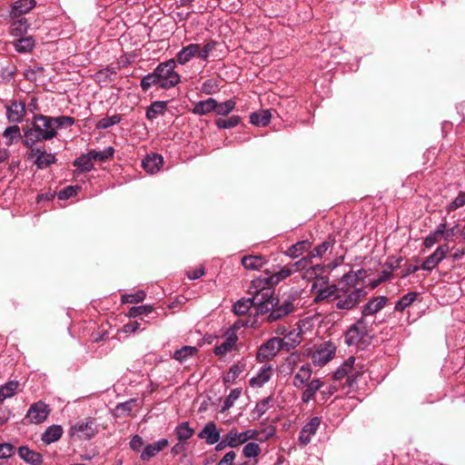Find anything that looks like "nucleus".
Returning a JSON list of instances; mask_svg holds the SVG:
<instances>
[{
    "label": "nucleus",
    "instance_id": "f257e3e1",
    "mask_svg": "<svg viewBox=\"0 0 465 465\" xmlns=\"http://www.w3.org/2000/svg\"><path fill=\"white\" fill-rule=\"evenodd\" d=\"M361 274V271L354 272L352 271L345 273L341 281L344 286L339 287L335 295V308L341 311H351L354 309L365 295V292L361 287H356L357 280Z\"/></svg>",
    "mask_w": 465,
    "mask_h": 465
},
{
    "label": "nucleus",
    "instance_id": "f03ea898",
    "mask_svg": "<svg viewBox=\"0 0 465 465\" xmlns=\"http://www.w3.org/2000/svg\"><path fill=\"white\" fill-rule=\"evenodd\" d=\"M262 281L252 280L249 287L250 298H242L234 302L232 311L237 315H244L252 306H256L258 314H265L268 312L266 302L271 298L270 289H264Z\"/></svg>",
    "mask_w": 465,
    "mask_h": 465
},
{
    "label": "nucleus",
    "instance_id": "7ed1b4c3",
    "mask_svg": "<svg viewBox=\"0 0 465 465\" xmlns=\"http://www.w3.org/2000/svg\"><path fill=\"white\" fill-rule=\"evenodd\" d=\"M56 135L52 116L35 114L28 127L24 130V145L32 148L35 143L50 141Z\"/></svg>",
    "mask_w": 465,
    "mask_h": 465
},
{
    "label": "nucleus",
    "instance_id": "20e7f679",
    "mask_svg": "<svg viewBox=\"0 0 465 465\" xmlns=\"http://www.w3.org/2000/svg\"><path fill=\"white\" fill-rule=\"evenodd\" d=\"M371 331L366 320L361 317L353 323L345 333V343L348 346L364 348L371 343Z\"/></svg>",
    "mask_w": 465,
    "mask_h": 465
},
{
    "label": "nucleus",
    "instance_id": "39448f33",
    "mask_svg": "<svg viewBox=\"0 0 465 465\" xmlns=\"http://www.w3.org/2000/svg\"><path fill=\"white\" fill-rule=\"evenodd\" d=\"M175 67L176 62L174 59H169L156 66L155 73L160 88L171 89L181 82V76L175 72Z\"/></svg>",
    "mask_w": 465,
    "mask_h": 465
},
{
    "label": "nucleus",
    "instance_id": "423d86ee",
    "mask_svg": "<svg viewBox=\"0 0 465 465\" xmlns=\"http://www.w3.org/2000/svg\"><path fill=\"white\" fill-rule=\"evenodd\" d=\"M266 305L268 309V312H266L268 313L266 321L268 322L281 320L294 310V305L292 302L285 300L284 302H280V301L273 297V294L269 299L268 304L266 303Z\"/></svg>",
    "mask_w": 465,
    "mask_h": 465
},
{
    "label": "nucleus",
    "instance_id": "0eeeda50",
    "mask_svg": "<svg viewBox=\"0 0 465 465\" xmlns=\"http://www.w3.org/2000/svg\"><path fill=\"white\" fill-rule=\"evenodd\" d=\"M98 431L99 430L95 420L92 418H88L74 424L70 429V436L87 440L94 437Z\"/></svg>",
    "mask_w": 465,
    "mask_h": 465
},
{
    "label": "nucleus",
    "instance_id": "6e6552de",
    "mask_svg": "<svg viewBox=\"0 0 465 465\" xmlns=\"http://www.w3.org/2000/svg\"><path fill=\"white\" fill-rule=\"evenodd\" d=\"M336 346L331 341H323L319 344L312 354V361L314 365L323 366L329 362L336 353Z\"/></svg>",
    "mask_w": 465,
    "mask_h": 465
},
{
    "label": "nucleus",
    "instance_id": "1a4fd4ad",
    "mask_svg": "<svg viewBox=\"0 0 465 465\" xmlns=\"http://www.w3.org/2000/svg\"><path fill=\"white\" fill-rule=\"evenodd\" d=\"M294 272V270L292 269L290 265H285L281 267L279 271L272 272L271 275L266 272V276H261L256 278L255 280H261L264 284L263 288L270 289L271 296L273 294V286L281 282L282 280L288 278Z\"/></svg>",
    "mask_w": 465,
    "mask_h": 465
},
{
    "label": "nucleus",
    "instance_id": "9d476101",
    "mask_svg": "<svg viewBox=\"0 0 465 465\" xmlns=\"http://www.w3.org/2000/svg\"><path fill=\"white\" fill-rule=\"evenodd\" d=\"M282 350H283L282 338H271L259 348L257 359L259 361L271 360Z\"/></svg>",
    "mask_w": 465,
    "mask_h": 465
},
{
    "label": "nucleus",
    "instance_id": "9b49d317",
    "mask_svg": "<svg viewBox=\"0 0 465 465\" xmlns=\"http://www.w3.org/2000/svg\"><path fill=\"white\" fill-rule=\"evenodd\" d=\"M338 288L335 284L323 283L318 286L317 283H313L311 292L314 295V302L319 303L331 299L335 300Z\"/></svg>",
    "mask_w": 465,
    "mask_h": 465
},
{
    "label": "nucleus",
    "instance_id": "f8f14e48",
    "mask_svg": "<svg viewBox=\"0 0 465 465\" xmlns=\"http://www.w3.org/2000/svg\"><path fill=\"white\" fill-rule=\"evenodd\" d=\"M240 325H243V323L240 321L236 322L232 329L226 332L224 341L214 348L215 355L223 356L233 350L238 340L234 329H238Z\"/></svg>",
    "mask_w": 465,
    "mask_h": 465
},
{
    "label": "nucleus",
    "instance_id": "ddd939ff",
    "mask_svg": "<svg viewBox=\"0 0 465 465\" xmlns=\"http://www.w3.org/2000/svg\"><path fill=\"white\" fill-rule=\"evenodd\" d=\"M30 158H35V164L39 169H45L53 164L55 161V155L52 153H47L40 147H32L29 153Z\"/></svg>",
    "mask_w": 465,
    "mask_h": 465
},
{
    "label": "nucleus",
    "instance_id": "4468645a",
    "mask_svg": "<svg viewBox=\"0 0 465 465\" xmlns=\"http://www.w3.org/2000/svg\"><path fill=\"white\" fill-rule=\"evenodd\" d=\"M449 251L450 248L448 244H441L438 246L437 249L433 252V253H431L425 259L420 268L428 272L432 271L441 261L444 260Z\"/></svg>",
    "mask_w": 465,
    "mask_h": 465
},
{
    "label": "nucleus",
    "instance_id": "2eb2a0df",
    "mask_svg": "<svg viewBox=\"0 0 465 465\" xmlns=\"http://www.w3.org/2000/svg\"><path fill=\"white\" fill-rule=\"evenodd\" d=\"M49 414L48 406L43 401H37L29 408L26 418L35 424L44 422Z\"/></svg>",
    "mask_w": 465,
    "mask_h": 465
},
{
    "label": "nucleus",
    "instance_id": "dca6fc26",
    "mask_svg": "<svg viewBox=\"0 0 465 465\" xmlns=\"http://www.w3.org/2000/svg\"><path fill=\"white\" fill-rule=\"evenodd\" d=\"M198 438L204 440L208 445H213L221 439V430L214 421H208L199 431Z\"/></svg>",
    "mask_w": 465,
    "mask_h": 465
},
{
    "label": "nucleus",
    "instance_id": "f3484780",
    "mask_svg": "<svg viewBox=\"0 0 465 465\" xmlns=\"http://www.w3.org/2000/svg\"><path fill=\"white\" fill-rule=\"evenodd\" d=\"M303 330L301 325H297L296 328L288 331L285 336L282 339V344L283 351H291L296 348L302 341Z\"/></svg>",
    "mask_w": 465,
    "mask_h": 465
},
{
    "label": "nucleus",
    "instance_id": "a211bd4d",
    "mask_svg": "<svg viewBox=\"0 0 465 465\" xmlns=\"http://www.w3.org/2000/svg\"><path fill=\"white\" fill-rule=\"evenodd\" d=\"M321 424L319 417H312L301 430L299 434V440L302 444L307 445L312 437L316 433Z\"/></svg>",
    "mask_w": 465,
    "mask_h": 465
},
{
    "label": "nucleus",
    "instance_id": "6ab92c4d",
    "mask_svg": "<svg viewBox=\"0 0 465 465\" xmlns=\"http://www.w3.org/2000/svg\"><path fill=\"white\" fill-rule=\"evenodd\" d=\"M272 367L268 364L262 365L259 371H257L256 375L252 377L249 381V384L252 388H261L262 387L266 382L270 381V379L272 376Z\"/></svg>",
    "mask_w": 465,
    "mask_h": 465
},
{
    "label": "nucleus",
    "instance_id": "aec40b11",
    "mask_svg": "<svg viewBox=\"0 0 465 465\" xmlns=\"http://www.w3.org/2000/svg\"><path fill=\"white\" fill-rule=\"evenodd\" d=\"M35 5V0H17L11 5L9 15L12 19L18 18L30 12Z\"/></svg>",
    "mask_w": 465,
    "mask_h": 465
},
{
    "label": "nucleus",
    "instance_id": "412c9836",
    "mask_svg": "<svg viewBox=\"0 0 465 465\" xmlns=\"http://www.w3.org/2000/svg\"><path fill=\"white\" fill-rule=\"evenodd\" d=\"M25 114V105L23 103L13 101L10 105L6 106V117L11 123H21Z\"/></svg>",
    "mask_w": 465,
    "mask_h": 465
},
{
    "label": "nucleus",
    "instance_id": "4be33fe9",
    "mask_svg": "<svg viewBox=\"0 0 465 465\" xmlns=\"http://www.w3.org/2000/svg\"><path fill=\"white\" fill-rule=\"evenodd\" d=\"M387 302L385 296H378L371 299L361 310L362 317L371 316L382 310Z\"/></svg>",
    "mask_w": 465,
    "mask_h": 465
},
{
    "label": "nucleus",
    "instance_id": "5701e85b",
    "mask_svg": "<svg viewBox=\"0 0 465 465\" xmlns=\"http://www.w3.org/2000/svg\"><path fill=\"white\" fill-rule=\"evenodd\" d=\"M168 440L161 439L152 444L146 445L141 453V459L143 460H149L151 458L158 454L161 450L165 449L168 446Z\"/></svg>",
    "mask_w": 465,
    "mask_h": 465
},
{
    "label": "nucleus",
    "instance_id": "b1692460",
    "mask_svg": "<svg viewBox=\"0 0 465 465\" xmlns=\"http://www.w3.org/2000/svg\"><path fill=\"white\" fill-rule=\"evenodd\" d=\"M198 44H190L183 46L176 54L175 62L181 65H184L193 57L197 56Z\"/></svg>",
    "mask_w": 465,
    "mask_h": 465
},
{
    "label": "nucleus",
    "instance_id": "393cba45",
    "mask_svg": "<svg viewBox=\"0 0 465 465\" xmlns=\"http://www.w3.org/2000/svg\"><path fill=\"white\" fill-rule=\"evenodd\" d=\"M163 159L162 155L153 153L147 155L142 162V166L148 173L153 174L157 173L162 167Z\"/></svg>",
    "mask_w": 465,
    "mask_h": 465
},
{
    "label": "nucleus",
    "instance_id": "a878e982",
    "mask_svg": "<svg viewBox=\"0 0 465 465\" xmlns=\"http://www.w3.org/2000/svg\"><path fill=\"white\" fill-rule=\"evenodd\" d=\"M19 457L30 465H40L43 461L42 455L39 452L34 451L26 446L18 448Z\"/></svg>",
    "mask_w": 465,
    "mask_h": 465
},
{
    "label": "nucleus",
    "instance_id": "bb28decb",
    "mask_svg": "<svg viewBox=\"0 0 465 465\" xmlns=\"http://www.w3.org/2000/svg\"><path fill=\"white\" fill-rule=\"evenodd\" d=\"M266 262L267 260L262 255H245L242 258V265L246 270H260Z\"/></svg>",
    "mask_w": 465,
    "mask_h": 465
},
{
    "label": "nucleus",
    "instance_id": "cd10ccee",
    "mask_svg": "<svg viewBox=\"0 0 465 465\" xmlns=\"http://www.w3.org/2000/svg\"><path fill=\"white\" fill-rule=\"evenodd\" d=\"M312 368L310 364H303L300 367L298 372L294 375L292 384L295 388L301 389L311 379Z\"/></svg>",
    "mask_w": 465,
    "mask_h": 465
},
{
    "label": "nucleus",
    "instance_id": "c85d7f7f",
    "mask_svg": "<svg viewBox=\"0 0 465 465\" xmlns=\"http://www.w3.org/2000/svg\"><path fill=\"white\" fill-rule=\"evenodd\" d=\"M63 435V428L60 425H51L42 434L41 440L45 444L57 441Z\"/></svg>",
    "mask_w": 465,
    "mask_h": 465
},
{
    "label": "nucleus",
    "instance_id": "c756f323",
    "mask_svg": "<svg viewBox=\"0 0 465 465\" xmlns=\"http://www.w3.org/2000/svg\"><path fill=\"white\" fill-rule=\"evenodd\" d=\"M194 432V429L190 427L188 421L180 422L174 429L176 439L181 442H184L191 439Z\"/></svg>",
    "mask_w": 465,
    "mask_h": 465
},
{
    "label": "nucleus",
    "instance_id": "7c9ffc66",
    "mask_svg": "<svg viewBox=\"0 0 465 465\" xmlns=\"http://www.w3.org/2000/svg\"><path fill=\"white\" fill-rule=\"evenodd\" d=\"M323 386V382L319 379L311 381L307 385L302 395V401L308 403L312 401L316 392Z\"/></svg>",
    "mask_w": 465,
    "mask_h": 465
},
{
    "label": "nucleus",
    "instance_id": "2f4dec72",
    "mask_svg": "<svg viewBox=\"0 0 465 465\" xmlns=\"http://www.w3.org/2000/svg\"><path fill=\"white\" fill-rule=\"evenodd\" d=\"M312 247V242L308 240H303L292 244L285 252V254L291 258H297L302 253L308 252Z\"/></svg>",
    "mask_w": 465,
    "mask_h": 465
},
{
    "label": "nucleus",
    "instance_id": "473e14b6",
    "mask_svg": "<svg viewBox=\"0 0 465 465\" xmlns=\"http://www.w3.org/2000/svg\"><path fill=\"white\" fill-rule=\"evenodd\" d=\"M199 350L196 346H183L173 352V358L180 363L185 362L188 359L198 353Z\"/></svg>",
    "mask_w": 465,
    "mask_h": 465
},
{
    "label": "nucleus",
    "instance_id": "72a5a7b5",
    "mask_svg": "<svg viewBox=\"0 0 465 465\" xmlns=\"http://www.w3.org/2000/svg\"><path fill=\"white\" fill-rule=\"evenodd\" d=\"M166 108L167 103L165 101L153 102L146 109V118L152 121L157 116L164 114Z\"/></svg>",
    "mask_w": 465,
    "mask_h": 465
},
{
    "label": "nucleus",
    "instance_id": "f704fd0d",
    "mask_svg": "<svg viewBox=\"0 0 465 465\" xmlns=\"http://www.w3.org/2000/svg\"><path fill=\"white\" fill-rule=\"evenodd\" d=\"M215 105L216 100L213 98H208L206 100L198 102L194 105L193 113L198 115H205L214 111Z\"/></svg>",
    "mask_w": 465,
    "mask_h": 465
},
{
    "label": "nucleus",
    "instance_id": "c9c22d12",
    "mask_svg": "<svg viewBox=\"0 0 465 465\" xmlns=\"http://www.w3.org/2000/svg\"><path fill=\"white\" fill-rule=\"evenodd\" d=\"M271 114L268 110L252 113L250 122L256 126H266L271 120Z\"/></svg>",
    "mask_w": 465,
    "mask_h": 465
},
{
    "label": "nucleus",
    "instance_id": "e433bc0d",
    "mask_svg": "<svg viewBox=\"0 0 465 465\" xmlns=\"http://www.w3.org/2000/svg\"><path fill=\"white\" fill-rule=\"evenodd\" d=\"M29 25L27 19L18 18L11 23L10 34L13 36H21L27 32Z\"/></svg>",
    "mask_w": 465,
    "mask_h": 465
},
{
    "label": "nucleus",
    "instance_id": "4c0bfd02",
    "mask_svg": "<svg viewBox=\"0 0 465 465\" xmlns=\"http://www.w3.org/2000/svg\"><path fill=\"white\" fill-rule=\"evenodd\" d=\"M418 296L419 293L417 292H410L406 293L396 302L394 310L396 312H403L416 301Z\"/></svg>",
    "mask_w": 465,
    "mask_h": 465
},
{
    "label": "nucleus",
    "instance_id": "58836bf2",
    "mask_svg": "<svg viewBox=\"0 0 465 465\" xmlns=\"http://www.w3.org/2000/svg\"><path fill=\"white\" fill-rule=\"evenodd\" d=\"M224 436L230 448H237L244 444L242 434L236 428H232Z\"/></svg>",
    "mask_w": 465,
    "mask_h": 465
},
{
    "label": "nucleus",
    "instance_id": "ea45409f",
    "mask_svg": "<svg viewBox=\"0 0 465 465\" xmlns=\"http://www.w3.org/2000/svg\"><path fill=\"white\" fill-rule=\"evenodd\" d=\"M14 46L18 53H27L33 50L35 40L32 36L21 37L14 43Z\"/></svg>",
    "mask_w": 465,
    "mask_h": 465
},
{
    "label": "nucleus",
    "instance_id": "a19ab883",
    "mask_svg": "<svg viewBox=\"0 0 465 465\" xmlns=\"http://www.w3.org/2000/svg\"><path fill=\"white\" fill-rule=\"evenodd\" d=\"M355 363L354 357H349L334 372V379L341 380L345 376H348L349 373L352 371Z\"/></svg>",
    "mask_w": 465,
    "mask_h": 465
},
{
    "label": "nucleus",
    "instance_id": "79ce46f5",
    "mask_svg": "<svg viewBox=\"0 0 465 465\" xmlns=\"http://www.w3.org/2000/svg\"><path fill=\"white\" fill-rule=\"evenodd\" d=\"M19 383L16 381H9L0 387V401L11 398L16 393Z\"/></svg>",
    "mask_w": 465,
    "mask_h": 465
},
{
    "label": "nucleus",
    "instance_id": "37998d69",
    "mask_svg": "<svg viewBox=\"0 0 465 465\" xmlns=\"http://www.w3.org/2000/svg\"><path fill=\"white\" fill-rule=\"evenodd\" d=\"M272 401L271 397H267L256 403L251 414L253 420H258L269 410V404Z\"/></svg>",
    "mask_w": 465,
    "mask_h": 465
},
{
    "label": "nucleus",
    "instance_id": "c03bdc74",
    "mask_svg": "<svg viewBox=\"0 0 465 465\" xmlns=\"http://www.w3.org/2000/svg\"><path fill=\"white\" fill-rule=\"evenodd\" d=\"M301 361V355L297 352L290 354L282 365V371L291 374Z\"/></svg>",
    "mask_w": 465,
    "mask_h": 465
},
{
    "label": "nucleus",
    "instance_id": "a18cd8bd",
    "mask_svg": "<svg viewBox=\"0 0 465 465\" xmlns=\"http://www.w3.org/2000/svg\"><path fill=\"white\" fill-rule=\"evenodd\" d=\"M114 150L111 146L106 147L103 151L92 150V151L88 152L93 162L94 161L104 162L107 159H109L110 157H112L114 155Z\"/></svg>",
    "mask_w": 465,
    "mask_h": 465
},
{
    "label": "nucleus",
    "instance_id": "49530a36",
    "mask_svg": "<svg viewBox=\"0 0 465 465\" xmlns=\"http://www.w3.org/2000/svg\"><path fill=\"white\" fill-rule=\"evenodd\" d=\"M74 165L80 169L82 172H88L94 168L93 160L88 153L75 159Z\"/></svg>",
    "mask_w": 465,
    "mask_h": 465
},
{
    "label": "nucleus",
    "instance_id": "de8ad7c7",
    "mask_svg": "<svg viewBox=\"0 0 465 465\" xmlns=\"http://www.w3.org/2000/svg\"><path fill=\"white\" fill-rule=\"evenodd\" d=\"M241 393L242 390L239 388L232 390L229 395L224 399L221 411L224 412L231 409L241 396Z\"/></svg>",
    "mask_w": 465,
    "mask_h": 465
},
{
    "label": "nucleus",
    "instance_id": "09e8293b",
    "mask_svg": "<svg viewBox=\"0 0 465 465\" xmlns=\"http://www.w3.org/2000/svg\"><path fill=\"white\" fill-rule=\"evenodd\" d=\"M235 105L236 103L232 99L223 103H218L216 101L214 112L219 115H227L235 108Z\"/></svg>",
    "mask_w": 465,
    "mask_h": 465
},
{
    "label": "nucleus",
    "instance_id": "8fccbe9b",
    "mask_svg": "<svg viewBox=\"0 0 465 465\" xmlns=\"http://www.w3.org/2000/svg\"><path fill=\"white\" fill-rule=\"evenodd\" d=\"M262 449L256 442H247L242 448V454L245 458H257L261 454Z\"/></svg>",
    "mask_w": 465,
    "mask_h": 465
},
{
    "label": "nucleus",
    "instance_id": "3c124183",
    "mask_svg": "<svg viewBox=\"0 0 465 465\" xmlns=\"http://www.w3.org/2000/svg\"><path fill=\"white\" fill-rule=\"evenodd\" d=\"M54 130L57 131L59 128H66L74 124L75 120L74 117L67 115H61L57 117L52 116Z\"/></svg>",
    "mask_w": 465,
    "mask_h": 465
},
{
    "label": "nucleus",
    "instance_id": "603ef678",
    "mask_svg": "<svg viewBox=\"0 0 465 465\" xmlns=\"http://www.w3.org/2000/svg\"><path fill=\"white\" fill-rule=\"evenodd\" d=\"M143 91H148L153 85L159 86L158 78L155 73V69L153 73L148 74L143 77L140 83Z\"/></svg>",
    "mask_w": 465,
    "mask_h": 465
},
{
    "label": "nucleus",
    "instance_id": "864d4df0",
    "mask_svg": "<svg viewBox=\"0 0 465 465\" xmlns=\"http://www.w3.org/2000/svg\"><path fill=\"white\" fill-rule=\"evenodd\" d=\"M240 116L232 115L228 119H217L215 124L219 129H229L237 126L240 124Z\"/></svg>",
    "mask_w": 465,
    "mask_h": 465
},
{
    "label": "nucleus",
    "instance_id": "5fc2aeb1",
    "mask_svg": "<svg viewBox=\"0 0 465 465\" xmlns=\"http://www.w3.org/2000/svg\"><path fill=\"white\" fill-rule=\"evenodd\" d=\"M215 41H210L206 43L203 47L198 44L197 57L206 61L211 52H213L216 46Z\"/></svg>",
    "mask_w": 465,
    "mask_h": 465
},
{
    "label": "nucleus",
    "instance_id": "6e6d98bb",
    "mask_svg": "<svg viewBox=\"0 0 465 465\" xmlns=\"http://www.w3.org/2000/svg\"><path fill=\"white\" fill-rule=\"evenodd\" d=\"M153 306L149 304L134 306L128 311V316L131 318H136L143 314H149L153 312Z\"/></svg>",
    "mask_w": 465,
    "mask_h": 465
},
{
    "label": "nucleus",
    "instance_id": "4d7b16f0",
    "mask_svg": "<svg viewBox=\"0 0 465 465\" xmlns=\"http://www.w3.org/2000/svg\"><path fill=\"white\" fill-rule=\"evenodd\" d=\"M122 118L119 114H114L112 116L102 118L96 124L98 129H107L121 122Z\"/></svg>",
    "mask_w": 465,
    "mask_h": 465
},
{
    "label": "nucleus",
    "instance_id": "13d9d810",
    "mask_svg": "<svg viewBox=\"0 0 465 465\" xmlns=\"http://www.w3.org/2000/svg\"><path fill=\"white\" fill-rule=\"evenodd\" d=\"M146 297V294L143 291L140 290L134 293L124 294L122 297V302L124 303H133V302H143Z\"/></svg>",
    "mask_w": 465,
    "mask_h": 465
},
{
    "label": "nucleus",
    "instance_id": "bf43d9fd",
    "mask_svg": "<svg viewBox=\"0 0 465 465\" xmlns=\"http://www.w3.org/2000/svg\"><path fill=\"white\" fill-rule=\"evenodd\" d=\"M331 247V243L327 241H324L320 245L316 246L312 251L309 252V255L312 259L313 258H322L326 252Z\"/></svg>",
    "mask_w": 465,
    "mask_h": 465
},
{
    "label": "nucleus",
    "instance_id": "052dcab7",
    "mask_svg": "<svg viewBox=\"0 0 465 465\" xmlns=\"http://www.w3.org/2000/svg\"><path fill=\"white\" fill-rule=\"evenodd\" d=\"M80 190L79 186H67L58 193L59 200H67L77 194Z\"/></svg>",
    "mask_w": 465,
    "mask_h": 465
},
{
    "label": "nucleus",
    "instance_id": "680f3d73",
    "mask_svg": "<svg viewBox=\"0 0 465 465\" xmlns=\"http://www.w3.org/2000/svg\"><path fill=\"white\" fill-rule=\"evenodd\" d=\"M465 205V193L460 192L458 196L448 205L447 211L452 212Z\"/></svg>",
    "mask_w": 465,
    "mask_h": 465
},
{
    "label": "nucleus",
    "instance_id": "e2e57ef3",
    "mask_svg": "<svg viewBox=\"0 0 465 465\" xmlns=\"http://www.w3.org/2000/svg\"><path fill=\"white\" fill-rule=\"evenodd\" d=\"M312 260V259L308 254L307 256L302 257V259H300L299 261H297L293 264H291L290 266L292 267V269L294 270V272L299 271V270H304V269H306V268L311 266Z\"/></svg>",
    "mask_w": 465,
    "mask_h": 465
},
{
    "label": "nucleus",
    "instance_id": "0e129e2a",
    "mask_svg": "<svg viewBox=\"0 0 465 465\" xmlns=\"http://www.w3.org/2000/svg\"><path fill=\"white\" fill-rule=\"evenodd\" d=\"M15 453V447L10 443L0 444V459L10 458Z\"/></svg>",
    "mask_w": 465,
    "mask_h": 465
},
{
    "label": "nucleus",
    "instance_id": "69168bd1",
    "mask_svg": "<svg viewBox=\"0 0 465 465\" xmlns=\"http://www.w3.org/2000/svg\"><path fill=\"white\" fill-rule=\"evenodd\" d=\"M20 135V128L18 125L16 124H14V125H11V126H8L5 132H4V136L5 138H8L10 139V143L9 144L12 143V140L13 138L15 137H18Z\"/></svg>",
    "mask_w": 465,
    "mask_h": 465
},
{
    "label": "nucleus",
    "instance_id": "338daca9",
    "mask_svg": "<svg viewBox=\"0 0 465 465\" xmlns=\"http://www.w3.org/2000/svg\"><path fill=\"white\" fill-rule=\"evenodd\" d=\"M242 372V369L239 365L234 364L230 367L229 371L225 377V381H234Z\"/></svg>",
    "mask_w": 465,
    "mask_h": 465
},
{
    "label": "nucleus",
    "instance_id": "774afa93",
    "mask_svg": "<svg viewBox=\"0 0 465 465\" xmlns=\"http://www.w3.org/2000/svg\"><path fill=\"white\" fill-rule=\"evenodd\" d=\"M236 454L234 451H228L219 461L217 465H233V461L235 460Z\"/></svg>",
    "mask_w": 465,
    "mask_h": 465
}]
</instances>
